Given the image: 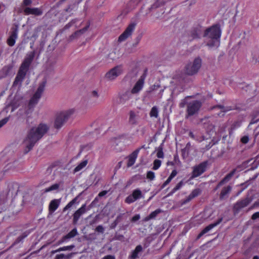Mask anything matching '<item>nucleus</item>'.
Returning <instances> with one entry per match:
<instances>
[{"instance_id": "24", "label": "nucleus", "mask_w": 259, "mask_h": 259, "mask_svg": "<svg viewBox=\"0 0 259 259\" xmlns=\"http://www.w3.org/2000/svg\"><path fill=\"white\" fill-rule=\"evenodd\" d=\"M232 190V187L231 186H227L224 187L220 193V199L223 200L228 197V194L230 193Z\"/></svg>"}, {"instance_id": "46", "label": "nucleus", "mask_w": 259, "mask_h": 259, "mask_svg": "<svg viewBox=\"0 0 259 259\" xmlns=\"http://www.w3.org/2000/svg\"><path fill=\"white\" fill-rule=\"evenodd\" d=\"M9 120V117H7L0 120V128L6 124Z\"/></svg>"}, {"instance_id": "45", "label": "nucleus", "mask_w": 259, "mask_h": 259, "mask_svg": "<svg viewBox=\"0 0 259 259\" xmlns=\"http://www.w3.org/2000/svg\"><path fill=\"white\" fill-rule=\"evenodd\" d=\"M28 234H29V233L27 232H24L22 235H21L18 237L17 241L18 242H20V241H22L23 239H24L25 237H26Z\"/></svg>"}, {"instance_id": "49", "label": "nucleus", "mask_w": 259, "mask_h": 259, "mask_svg": "<svg viewBox=\"0 0 259 259\" xmlns=\"http://www.w3.org/2000/svg\"><path fill=\"white\" fill-rule=\"evenodd\" d=\"M171 180H172L170 179V178L168 177L167 180L162 184L161 188L163 189L166 185H167L171 182Z\"/></svg>"}, {"instance_id": "47", "label": "nucleus", "mask_w": 259, "mask_h": 259, "mask_svg": "<svg viewBox=\"0 0 259 259\" xmlns=\"http://www.w3.org/2000/svg\"><path fill=\"white\" fill-rule=\"evenodd\" d=\"M95 231L99 233H103L104 232V228L103 226L99 225L96 228Z\"/></svg>"}, {"instance_id": "33", "label": "nucleus", "mask_w": 259, "mask_h": 259, "mask_svg": "<svg viewBox=\"0 0 259 259\" xmlns=\"http://www.w3.org/2000/svg\"><path fill=\"white\" fill-rule=\"evenodd\" d=\"M149 114L151 117L157 118L159 115V111L157 107L156 106L153 107L151 109Z\"/></svg>"}, {"instance_id": "19", "label": "nucleus", "mask_w": 259, "mask_h": 259, "mask_svg": "<svg viewBox=\"0 0 259 259\" xmlns=\"http://www.w3.org/2000/svg\"><path fill=\"white\" fill-rule=\"evenodd\" d=\"M85 207L86 205L84 204L74 213L73 215V223L74 224H76L81 215L85 212Z\"/></svg>"}, {"instance_id": "56", "label": "nucleus", "mask_w": 259, "mask_h": 259, "mask_svg": "<svg viewBox=\"0 0 259 259\" xmlns=\"http://www.w3.org/2000/svg\"><path fill=\"white\" fill-rule=\"evenodd\" d=\"M108 191L106 190H104L100 192L98 195V197H101L105 195H106L107 194Z\"/></svg>"}, {"instance_id": "62", "label": "nucleus", "mask_w": 259, "mask_h": 259, "mask_svg": "<svg viewBox=\"0 0 259 259\" xmlns=\"http://www.w3.org/2000/svg\"><path fill=\"white\" fill-rule=\"evenodd\" d=\"M167 164L168 165H171V166L175 165L174 160L172 161H168Z\"/></svg>"}, {"instance_id": "30", "label": "nucleus", "mask_w": 259, "mask_h": 259, "mask_svg": "<svg viewBox=\"0 0 259 259\" xmlns=\"http://www.w3.org/2000/svg\"><path fill=\"white\" fill-rule=\"evenodd\" d=\"M77 230L76 228H74L70 232H69L66 235L64 236V239H65L66 241L74 237L75 236L77 235Z\"/></svg>"}, {"instance_id": "34", "label": "nucleus", "mask_w": 259, "mask_h": 259, "mask_svg": "<svg viewBox=\"0 0 259 259\" xmlns=\"http://www.w3.org/2000/svg\"><path fill=\"white\" fill-rule=\"evenodd\" d=\"M12 69V66L11 65L5 66L4 67L2 71L4 73V75L1 78H4L6 77L7 75H9Z\"/></svg>"}, {"instance_id": "12", "label": "nucleus", "mask_w": 259, "mask_h": 259, "mask_svg": "<svg viewBox=\"0 0 259 259\" xmlns=\"http://www.w3.org/2000/svg\"><path fill=\"white\" fill-rule=\"evenodd\" d=\"M136 25V24L135 23H131L130 24L124 32L119 36L118 39V41H123L130 36L134 31Z\"/></svg>"}, {"instance_id": "60", "label": "nucleus", "mask_w": 259, "mask_h": 259, "mask_svg": "<svg viewBox=\"0 0 259 259\" xmlns=\"http://www.w3.org/2000/svg\"><path fill=\"white\" fill-rule=\"evenodd\" d=\"M102 259H115V256L111 255L105 256Z\"/></svg>"}, {"instance_id": "37", "label": "nucleus", "mask_w": 259, "mask_h": 259, "mask_svg": "<svg viewBox=\"0 0 259 259\" xmlns=\"http://www.w3.org/2000/svg\"><path fill=\"white\" fill-rule=\"evenodd\" d=\"M174 161L175 165L181 167L182 166V162L180 161L179 156L177 154H176L174 156Z\"/></svg>"}, {"instance_id": "22", "label": "nucleus", "mask_w": 259, "mask_h": 259, "mask_svg": "<svg viewBox=\"0 0 259 259\" xmlns=\"http://www.w3.org/2000/svg\"><path fill=\"white\" fill-rule=\"evenodd\" d=\"M202 31V28L200 25H198L194 27L191 31V35L192 38L194 39L199 38Z\"/></svg>"}, {"instance_id": "41", "label": "nucleus", "mask_w": 259, "mask_h": 259, "mask_svg": "<svg viewBox=\"0 0 259 259\" xmlns=\"http://www.w3.org/2000/svg\"><path fill=\"white\" fill-rule=\"evenodd\" d=\"M146 177L147 179H149L150 181H153L155 178V173L152 171H148L147 172Z\"/></svg>"}, {"instance_id": "18", "label": "nucleus", "mask_w": 259, "mask_h": 259, "mask_svg": "<svg viewBox=\"0 0 259 259\" xmlns=\"http://www.w3.org/2000/svg\"><path fill=\"white\" fill-rule=\"evenodd\" d=\"M24 13L25 15H34L35 16H40L42 14V10L39 8L26 7L24 9Z\"/></svg>"}, {"instance_id": "58", "label": "nucleus", "mask_w": 259, "mask_h": 259, "mask_svg": "<svg viewBox=\"0 0 259 259\" xmlns=\"http://www.w3.org/2000/svg\"><path fill=\"white\" fill-rule=\"evenodd\" d=\"M191 147V144L190 142H188L187 143L185 147L184 148V150L190 151Z\"/></svg>"}, {"instance_id": "6", "label": "nucleus", "mask_w": 259, "mask_h": 259, "mask_svg": "<svg viewBox=\"0 0 259 259\" xmlns=\"http://www.w3.org/2000/svg\"><path fill=\"white\" fill-rule=\"evenodd\" d=\"M202 105V102L197 100L188 103L187 104L186 118H188L190 117L198 114Z\"/></svg>"}, {"instance_id": "43", "label": "nucleus", "mask_w": 259, "mask_h": 259, "mask_svg": "<svg viewBox=\"0 0 259 259\" xmlns=\"http://www.w3.org/2000/svg\"><path fill=\"white\" fill-rule=\"evenodd\" d=\"M156 156L159 158H163L164 157V153L162 147H159L157 150Z\"/></svg>"}, {"instance_id": "59", "label": "nucleus", "mask_w": 259, "mask_h": 259, "mask_svg": "<svg viewBox=\"0 0 259 259\" xmlns=\"http://www.w3.org/2000/svg\"><path fill=\"white\" fill-rule=\"evenodd\" d=\"M73 10V7H72V5H69L68 6V7L66 8L64 11L66 12H70V11H71L72 10Z\"/></svg>"}, {"instance_id": "38", "label": "nucleus", "mask_w": 259, "mask_h": 259, "mask_svg": "<svg viewBox=\"0 0 259 259\" xmlns=\"http://www.w3.org/2000/svg\"><path fill=\"white\" fill-rule=\"evenodd\" d=\"M161 161L159 159H155L153 162V166L152 169L153 170L158 169L161 166Z\"/></svg>"}, {"instance_id": "21", "label": "nucleus", "mask_w": 259, "mask_h": 259, "mask_svg": "<svg viewBox=\"0 0 259 259\" xmlns=\"http://www.w3.org/2000/svg\"><path fill=\"white\" fill-rule=\"evenodd\" d=\"M17 36L18 30L17 28H16L11 32L10 36L8 38V45L10 47L13 46L16 42V40L17 38Z\"/></svg>"}, {"instance_id": "39", "label": "nucleus", "mask_w": 259, "mask_h": 259, "mask_svg": "<svg viewBox=\"0 0 259 259\" xmlns=\"http://www.w3.org/2000/svg\"><path fill=\"white\" fill-rule=\"evenodd\" d=\"M71 256H72V253L67 254L66 255L63 253H61V254L56 255L55 259H62L64 258H66L67 259H69L71 257Z\"/></svg>"}, {"instance_id": "25", "label": "nucleus", "mask_w": 259, "mask_h": 259, "mask_svg": "<svg viewBox=\"0 0 259 259\" xmlns=\"http://www.w3.org/2000/svg\"><path fill=\"white\" fill-rule=\"evenodd\" d=\"M60 203V199H53L49 204V211L50 212H54L59 207Z\"/></svg>"}, {"instance_id": "23", "label": "nucleus", "mask_w": 259, "mask_h": 259, "mask_svg": "<svg viewBox=\"0 0 259 259\" xmlns=\"http://www.w3.org/2000/svg\"><path fill=\"white\" fill-rule=\"evenodd\" d=\"M88 97L91 101H93L94 103L98 102V99L100 97V94L98 90H94L90 91L89 93Z\"/></svg>"}, {"instance_id": "10", "label": "nucleus", "mask_w": 259, "mask_h": 259, "mask_svg": "<svg viewBox=\"0 0 259 259\" xmlns=\"http://www.w3.org/2000/svg\"><path fill=\"white\" fill-rule=\"evenodd\" d=\"M147 73V69L144 70V73L140 76L139 80L136 82L135 85L131 90L133 94H137L139 93L143 88L145 79L146 77Z\"/></svg>"}, {"instance_id": "26", "label": "nucleus", "mask_w": 259, "mask_h": 259, "mask_svg": "<svg viewBox=\"0 0 259 259\" xmlns=\"http://www.w3.org/2000/svg\"><path fill=\"white\" fill-rule=\"evenodd\" d=\"M131 91H126L122 94L119 98V101L121 103L124 104L132 98Z\"/></svg>"}, {"instance_id": "2", "label": "nucleus", "mask_w": 259, "mask_h": 259, "mask_svg": "<svg viewBox=\"0 0 259 259\" xmlns=\"http://www.w3.org/2000/svg\"><path fill=\"white\" fill-rule=\"evenodd\" d=\"M35 51L31 52L27 54L24 61L21 64L17 74L13 83V87L21 88L22 83L25 78L26 74L29 70V67L34 59Z\"/></svg>"}, {"instance_id": "29", "label": "nucleus", "mask_w": 259, "mask_h": 259, "mask_svg": "<svg viewBox=\"0 0 259 259\" xmlns=\"http://www.w3.org/2000/svg\"><path fill=\"white\" fill-rule=\"evenodd\" d=\"M88 163V160L87 159L82 160L74 168V169H73V173H76L82 169L84 167L86 166Z\"/></svg>"}, {"instance_id": "52", "label": "nucleus", "mask_w": 259, "mask_h": 259, "mask_svg": "<svg viewBox=\"0 0 259 259\" xmlns=\"http://www.w3.org/2000/svg\"><path fill=\"white\" fill-rule=\"evenodd\" d=\"M177 174V171L176 169H174L170 175H169V176L168 177V178H170V179H172Z\"/></svg>"}, {"instance_id": "14", "label": "nucleus", "mask_w": 259, "mask_h": 259, "mask_svg": "<svg viewBox=\"0 0 259 259\" xmlns=\"http://www.w3.org/2000/svg\"><path fill=\"white\" fill-rule=\"evenodd\" d=\"M201 193V190L199 188H196L192 191L191 193L185 199H182L180 201L181 205H184L193 199L197 197Z\"/></svg>"}, {"instance_id": "63", "label": "nucleus", "mask_w": 259, "mask_h": 259, "mask_svg": "<svg viewBox=\"0 0 259 259\" xmlns=\"http://www.w3.org/2000/svg\"><path fill=\"white\" fill-rule=\"evenodd\" d=\"M58 252H60L59 250V248H58L56 250H52L51 251V253L52 254H54Z\"/></svg>"}, {"instance_id": "3", "label": "nucleus", "mask_w": 259, "mask_h": 259, "mask_svg": "<svg viewBox=\"0 0 259 259\" xmlns=\"http://www.w3.org/2000/svg\"><path fill=\"white\" fill-rule=\"evenodd\" d=\"M35 51L31 52L27 54L24 61L21 64L17 74L13 83V87L21 88L22 83L25 78L26 74L29 70V67L34 59Z\"/></svg>"}, {"instance_id": "4", "label": "nucleus", "mask_w": 259, "mask_h": 259, "mask_svg": "<svg viewBox=\"0 0 259 259\" xmlns=\"http://www.w3.org/2000/svg\"><path fill=\"white\" fill-rule=\"evenodd\" d=\"M221 34V29L219 24L213 25L205 29L203 36L205 38L206 45L210 48L218 47Z\"/></svg>"}, {"instance_id": "48", "label": "nucleus", "mask_w": 259, "mask_h": 259, "mask_svg": "<svg viewBox=\"0 0 259 259\" xmlns=\"http://www.w3.org/2000/svg\"><path fill=\"white\" fill-rule=\"evenodd\" d=\"M140 219V215L139 214H136L131 219V221L135 222Z\"/></svg>"}, {"instance_id": "32", "label": "nucleus", "mask_w": 259, "mask_h": 259, "mask_svg": "<svg viewBox=\"0 0 259 259\" xmlns=\"http://www.w3.org/2000/svg\"><path fill=\"white\" fill-rule=\"evenodd\" d=\"M184 183L183 181H181L172 190L169 192L167 196H171L172 195L176 192H177L178 190L180 189L183 186Z\"/></svg>"}, {"instance_id": "54", "label": "nucleus", "mask_w": 259, "mask_h": 259, "mask_svg": "<svg viewBox=\"0 0 259 259\" xmlns=\"http://www.w3.org/2000/svg\"><path fill=\"white\" fill-rule=\"evenodd\" d=\"M241 141L244 143V144H246L249 141V138H248V137L247 136H244L241 139Z\"/></svg>"}, {"instance_id": "7", "label": "nucleus", "mask_w": 259, "mask_h": 259, "mask_svg": "<svg viewBox=\"0 0 259 259\" xmlns=\"http://www.w3.org/2000/svg\"><path fill=\"white\" fill-rule=\"evenodd\" d=\"M202 60L200 58L194 59L192 63H188L185 67V72L189 75H193L197 73L200 68Z\"/></svg>"}, {"instance_id": "64", "label": "nucleus", "mask_w": 259, "mask_h": 259, "mask_svg": "<svg viewBox=\"0 0 259 259\" xmlns=\"http://www.w3.org/2000/svg\"><path fill=\"white\" fill-rule=\"evenodd\" d=\"M151 219L150 218V215H149L148 216H147V217H146V218H144V221L145 222H147V221H149Z\"/></svg>"}, {"instance_id": "31", "label": "nucleus", "mask_w": 259, "mask_h": 259, "mask_svg": "<svg viewBox=\"0 0 259 259\" xmlns=\"http://www.w3.org/2000/svg\"><path fill=\"white\" fill-rule=\"evenodd\" d=\"M60 187V184L58 183H55L53 185H51V186L46 188L44 190V192L46 193H48L49 192L53 191H59V189Z\"/></svg>"}, {"instance_id": "11", "label": "nucleus", "mask_w": 259, "mask_h": 259, "mask_svg": "<svg viewBox=\"0 0 259 259\" xmlns=\"http://www.w3.org/2000/svg\"><path fill=\"white\" fill-rule=\"evenodd\" d=\"M142 198H144V196L142 191L139 188H137L134 190L132 194L126 197L125 202L130 204Z\"/></svg>"}, {"instance_id": "44", "label": "nucleus", "mask_w": 259, "mask_h": 259, "mask_svg": "<svg viewBox=\"0 0 259 259\" xmlns=\"http://www.w3.org/2000/svg\"><path fill=\"white\" fill-rule=\"evenodd\" d=\"M217 107L220 109H221L223 112H225L230 111L232 109V107L230 106L225 107L222 105H218Z\"/></svg>"}, {"instance_id": "13", "label": "nucleus", "mask_w": 259, "mask_h": 259, "mask_svg": "<svg viewBox=\"0 0 259 259\" xmlns=\"http://www.w3.org/2000/svg\"><path fill=\"white\" fill-rule=\"evenodd\" d=\"M122 72L121 67L117 66L109 70L105 75L106 77L110 80L115 79Z\"/></svg>"}, {"instance_id": "16", "label": "nucleus", "mask_w": 259, "mask_h": 259, "mask_svg": "<svg viewBox=\"0 0 259 259\" xmlns=\"http://www.w3.org/2000/svg\"><path fill=\"white\" fill-rule=\"evenodd\" d=\"M144 146L145 145H143L141 147L137 149L128 156L127 167H131L135 164L140 151L141 149L144 148Z\"/></svg>"}, {"instance_id": "36", "label": "nucleus", "mask_w": 259, "mask_h": 259, "mask_svg": "<svg viewBox=\"0 0 259 259\" xmlns=\"http://www.w3.org/2000/svg\"><path fill=\"white\" fill-rule=\"evenodd\" d=\"M77 197H75L70 201L63 208V211L65 212L69 208H71L76 202Z\"/></svg>"}, {"instance_id": "55", "label": "nucleus", "mask_w": 259, "mask_h": 259, "mask_svg": "<svg viewBox=\"0 0 259 259\" xmlns=\"http://www.w3.org/2000/svg\"><path fill=\"white\" fill-rule=\"evenodd\" d=\"M99 197L97 196L94 199V200L91 202V206H95L97 203L99 201V198H98Z\"/></svg>"}, {"instance_id": "20", "label": "nucleus", "mask_w": 259, "mask_h": 259, "mask_svg": "<svg viewBox=\"0 0 259 259\" xmlns=\"http://www.w3.org/2000/svg\"><path fill=\"white\" fill-rule=\"evenodd\" d=\"M139 116L138 112L133 110L129 112L128 123L132 125H136L139 123Z\"/></svg>"}, {"instance_id": "42", "label": "nucleus", "mask_w": 259, "mask_h": 259, "mask_svg": "<svg viewBox=\"0 0 259 259\" xmlns=\"http://www.w3.org/2000/svg\"><path fill=\"white\" fill-rule=\"evenodd\" d=\"M74 247H75V246L74 245L65 246H63V247L59 248V251L71 250L73 248H74Z\"/></svg>"}, {"instance_id": "8", "label": "nucleus", "mask_w": 259, "mask_h": 259, "mask_svg": "<svg viewBox=\"0 0 259 259\" xmlns=\"http://www.w3.org/2000/svg\"><path fill=\"white\" fill-rule=\"evenodd\" d=\"M208 165V161H204L194 166L192 168L193 170L191 172L190 179H193L201 175L206 171Z\"/></svg>"}, {"instance_id": "28", "label": "nucleus", "mask_w": 259, "mask_h": 259, "mask_svg": "<svg viewBox=\"0 0 259 259\" xmlns=\"http://www.w3.org/2000/svg\"><path fill=\"white\" fill-rule=\"evenodd\" d=\"M143 250L142 246L141 245H137L135 249L132 251L130 257L131 259H136L138 257V254Z\"/></svg>"}, {"instance_id": "57", "label": "nucleus", "mask_w": 259, "mask_h": 259, "mask_svg": "<svg viewBox=\"0 0 259 259\" xmlns=\"http://www.w3.org/2000/svg\"><path fill=\"white\" fill-rule=\"evenodd\" d=\"M258 218H259V212L254 213L251 217V219L252 220H256Z\"/></svg>"}, {"instance_id": "5", "label": "nucleus", "mask_w": 259, "mask_h": 259, "mask_svg": "<svg viewBox=\"0 0 259 259\" xmlns=\"http://www.w3.org/2000/svg\"><path fill=\"white\" fill-rule=\"evenodd\" d=\"M74 112V109H70L58 113L54 122L55 127L57 129L60 128Z\"/></svg>"}, {"instance_id": "51", "label": "nucleus", "mask_w": 259, "mask_h": 259, "mask_svg": "<svg viewBox=\"0 0 259 259\" xmlns=\"http://www.w3.org/2000/svg\"><path fill=\"white\" fill-rule=\"evenodd\" d=\"M31 0H23L22 5L25 6H28L31 4Z\"/></svg>"}, {"instance_id": "17", "label": "nucleus", "mask_w": 259, "mask_h": 259, "mask_svg": "<svg viewBox=\"0 0 259 259\" xmlns=\"http://www.w3.org/2000/svg\"><path fill=\"white\" fill-rule=\"evenodd\" d=\"M223 221V218H220L215 223L211 224L206 227L197 236L196 239H199L203 235L209 232L212 228L220 224Z\"/></svg>"}, {"instance_id": "15", "label": "nucleus", "mask_w": 259, "mask_h": 259, "mask_svg": "<svg viewBox=\"0 0 259 259\" xmlns=\"http://www.w3.org/2000/svg\"><path fill=\"white\" fill-rule=\"evenodd\" d=\"M252 201L249 197H246L243 199L238 201L234 205V209L237 212L240 209L247 206Z\"/></svg>"}, {"instance_id": "27", "label": "nucleus", "mask_w": 259, "mask_h": 259, "mask_svg": "<svg viewBox=\"0 0 259 259\" xmlns=\"http://www.w3.org/2000/svg\"><path fill=\"white\" fill-rule=\"evenodd\" d=\"M236 171V169H234L230 172L227 174L223 179L220 182L219 186H222L224 184L229 182L232 177L235 175Z\"/></svg>"}, {"instance_id": "35", "label": "nucleus", "mask_w": 259, "mask_h": 259, "mask_svg": "<svg viewBox=\"0 0 259 259\" xmlns=\"http://www.w3.org/2000/svg\"><path fill=\"white\" fill-rule=\"evenodd\" d=\"M88 27H89V26H86L85 27H84V28H83L82 29H80L79 30L76 31L75 32H74L73 34H72L70 36V38L71 39H73V38L76 37L79 34H82L83 33H84L85 31H86L87 30Z\"/></svg>"}, {"instance_id": "40", "label": "nucleus", "mask_w": 259, "mask_h": 259, "mask_svg": "<svg viewBox=\"0 0 259 259\" xmlns=\"http://www.w3.org/2000/svg\"><path fill=\"white\" fill-rule=\"evenodd\" d=\"M161 212L162 210L160 209H156L155 210L150 213V214H149L150 218H151V219L155 218L157 215L158 214L160 213Z\"/></svg>"}, {"instance_id": "1", "label": "nucleus", "mask_w": 259, "mask_h": 259, "mask_svg": "<svg viewBox=\"0 0 259 259\" xmlns=\"http://www.w3.org/2000/svg\"><path fill=\"white\" fill-rule=\"evenodd\" d=\"M49 129L48 125L41 123L37 126L32 127L27 133L23 141L25 153H27L35 144L47 133Z\"/></svg>"}, {"instance_id": "53", "label": "nucleus", "mask_w": 259, "mask_h": 259, "mask_svg": "<svg viewBox=\"0 0 259 259\" xmlns=\"http://www.w3.org/2000/svg\"><path fill=\"white\" fill-rule=\"evenodd\" d=\"M189 153V151H185V150H184V148L182 149V155L184 158L188 156Z\"/></svg>"}, {"instance_id": "61", "label": "nucleus", "mask_w": 259, "mask_h": 259, "mask_svg": "<svg viewBox=\"0 0 259 259\" xmlns=\"http://www.w3.org/2000/svg\"><path fill=\"white\" fill-rule=\"evenodd\" d=\"M189 136L193 139H194V140H196L195 137V136L193 134V133L191 132H190L189 133Z\"/></svg>"}, {"instance_id": "50", "label": "nucleus", "mask_w": 259, "mask_h": 259, "mask_svg": "<svg viewBox=\"0 0 259 259\" xmlns=\"http://www.w3.org/2000/svg\"><path fill=\"white\" fill-rule=\"evenodd\" d=\"M66 240L64 239V237H63L61 240H59L56 244H54L53 245V246H58V245H61L63 243H64V242H66Z\"/></svg>"}, {"instance_id": "9", "label": "nucleus", "mask_w": 259, "mask_h": 259, "mask_svg": "<svg viewBox=\"0 0 259 259\" xmlns=\"http://www.w3.org/2000/svg\"><path fill=\"white\" fill-rule=\"evenodd\" d=\"M46 84V81H44L39 85L36 92L30 100L29 104L30 107L34 106L38 103L44 91Z\"/></svg>"}]
</instances>
